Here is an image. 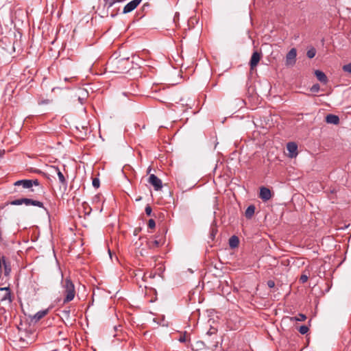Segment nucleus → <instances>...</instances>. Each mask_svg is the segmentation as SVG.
I'll use <instances>...</instances> for the list:
<instances>
[{"instance_id":"1","label":"nucleus","mask_w":351,"mask_h":351,"mask_svg":"<svg viewBox=\"0 0 351 351\" xmlns=\"http://www.w3.org/2000/svg\"><path fill=\"white\" fill-rule=\"evenodd\" d=\"M111 72L115 73H124L129 71L130 61L129 58H120L110 60L108 64Z\"/></svg>"},{"instance_id":"2","label":"nucleus","mask_w":351,"mask_h":351,"mask_svg":"<svg viewBox=\"0 0 351 351\" xmlns=\"http://www.w3.org/2000/svg\"><path fill=\"white\" fill-rule=\"evenodd\" d=\"M23 204H25L26 206H30L31 205V206H38L39 208H44L45 210H47L45 208L44 204H43V202H41L40 201H38V200H34V199H29V198H21V199H17L12 200L11 202H5L4 204H2L1 206H0V208L3 209L6 206H8V205L19 206V205H21Z\"/></svg>"},{"instance_id":"3","label":"nucleus","mask_w":351,"mask_h":351,"mask_svg":"<svg viewBox=\"0 0 351 351\" xmlns=\"http://www.w3.org/2000/svg\"><path fill=\"white\" fill-rule=\"evenodd\" d=\"M62 283L64 289V294L65 295L63 300V304H66L74 299L75 295V289L74 284L70 278H66Z\"/></svg>"},{"instance_id":"4","label":"nucleus","mask_w":351,"mask_h":351,"mask_svg":"<svg viewBox=\"0 0 351 351\" xmlns=\"http://www.w3.org/2000/svg\"><path fill=\"white\" fill-rule=\"evenodd\" d=\"M297 51L295 48H292L286 56V65L293 66L296 62Z\"/></svg>"},{"instance_id":"5","label":"nucleus","mask_w":351,"mask_h":351,"mask_svg":"<svg viewBox=\"0 0 351 351\" xmlns=\"http://www.w3.org/2000/svg\"><path fill=\"white\" fill-rule=\"evenodd\" d=\"M148 182L154 186L155 191H159L162 188L161 180L154 174L149 176Z\"/></svg>"},{"instance_id":"6","label":"nucleus","mask_w":351,"mask_h":351,"mask_svg":"<svg viewBox=\"0 0 351 351\" xmlns=\"http://www.w3.org/2000/svg\"><path fill=\"white\" fill-rule=\"evenodd\" d=\"M2 270L5 276H9L12 271L10 261L5 256H3L2 260Z\"/></svg>"},{"instance_id":"7","label":"nucleus","mask_w":351,"mask_h":351,"mask_svg":"<svg viewBox=\"0 0 351 351\" xmlns=\"http://www.w3.org/2000/svg\"><path fill=\"white\" fill-rule=\"evenodd\" d=\"M287 149L289 152V157L293 158L298 156V145L294 142H289L287 144Z\"/></svg>"},{"instance_id":"8","label":"nucleus","mask_w":351,"mask_h":351,"mask_svg":"<svg viewBox=\"0 0 351 351\" xmlns=\"http://www.w3.org/2000/svg\"><path fill=\"white\" fill-rule=\"evenodd\" d=\"M261 58V53L255 51L253 52L251 59L250 60V69L253 70L258 64Z\"/></svg>"},{"instance_id":"9","label":"nucleus","mask_w":351,"mask_h":351,"mask_svg":"<svg viewBox=\"0 0 351 351\" xmlns=\"http://www.w3.org/2000/svg\"><path fill=\"white\" fill-rule=\"evenodd\" d=\"M142 0H132L128 3H127L124 8L123 12L124 14L129 13L133 11L141 2Z\"/></svg>"},{"instance_id":"10","label":"nucleus","mask_w":351,"mask_h":351,"mask_svg":"<svg viewBox=\"0 0 351 351\" xmlns=\"http://www.w3.org/2000/svg\"><path fill=\"white\" fill-rule=\"evenodd\" d=\"M271 197V191L265 186H262L260 189L259 197L264 202L269 200Z\"/></svg>"},{"instance_id":"11","label":"nucleus","mask_w":351,"mask_h":351,"mask_svg":"<svg viewBox=\"0 0 351 351\" xmlns=\"http://www.w3.org/2000/svg\"><path fill=\"white\" fill-rule=\"evenodd\" d=\"M53 169L55 170V171L57 173V175L58 176V179H59V181L62 184L63 188H64V191H66V188H67V181L64 177V176L63 175V173L60 171V170L59 169L58 167H53Z\"/></svg>"},{"instance_id":"12","label":"nucleus","mask_w":351,"mask_h":351,"mask_svg":"<svg viewBox=\"0 0 351 351\" xmlns=\"http://www.w3.org/2000/svg\"><path fill=\"white\" fill-rule=\"evenodd\" d=\"M326 122L327 123L337 125L339 123V118L335 114H329L326 117Z\"/></svg>"},{"instance_id":"13","label":"nucleus","mask_w":351,"mask_h":351,"mask_svg":"<svg viewBox=\"0 0 351 351\" xmlns=\"http://www.w3.org/2000/svg\"><path fill=\"white\" fill-rule=\"evenodd\" d=\"M14 185L15 186H22L24 189H31L32 188V182L31 180H20L14 182Z\"/></svg>"},{"instance_id":"14","label":"nucleus","mask_w":351,"mask_h":351,"mask_svg":"<svg viewBox=\"0 0 351 351\" xmlns=\"http://www.w3.org/2000/svg\"><path fill=\"white\" fill-rule=\"evenodd\" d=\"M315 75L320 82L324 83L325 84L328 82V77L323 71L316 70L315 71Z\"/></svg>"},{"instance_id":"15","label":"nucleus","mask_w":351,"mask_h":351,"mask_svg":"<svg viewBox=\"0 0 351 351\" xmlns=\"http://www.w3.org/2000/svg\"><path fill=\"white\" fill-rule=\"evenodd\" d=\"M148 246L149 248L151 249H154V248H157L158 247H160V245H162L163 244V242L162 241L161 239H155V240H152V241H149L148 243Z\"/></svg>"},{"instance_id":"16","label":"nucleus","mask_w":351,"mask_h":351,"mask_svg":"<svg viewBox=\"0 0 351 351\" xmlns=\"http://www.w3.org/2000/svg\"><path fill=\"white\" fill-rule=\"evenodd\" d=\"M255 212V206L254 205H250L245 212V216L247 219H251Z\"/></svg>"},{"instance_id":"17","label":"nucleus","mask_w":351,"mask_h":351,"mask_svg":"<svg viewBox=\"0 0 351 351\" xmlns=\"http://www.w3.org/2000/svg\"><path fill=\"white\" fill-rule=\"evenodd\" d=\"M239 238L234 235L232 236L229 239V245L231 248H235L239 245Z\"/></svg>"},{"instance_id":"18","label":"nucleus","mask_w":351,"mask_h":351,"mask_svg":"<svg viewBox=\"0 0 351 351\" xmlns=\"http://www.w3.org/2000/svg\"><path fill=\"white\" fill-rule=\"evenodd\" d=\"M48 313V310H43V311H40L38 312H37L33 319L37 322V321H39L40 319H41L43 317H44Z\"/></svg>"},{"instance_id":"19","label":"nucleus","mask_w":351,"mask_h":351,"mask_svg":"<svg viewBox=\"0 0 351 351\" xmlns=\"http://www.w3.org/2000/svg\"><path fill=\"white\" fill-rule=\"evenodd\" d=\"M306 316L304 314H302V313H300L297 316H295V317H289V319L291 322H293V321H295V322H303V321L306 320Z\"/></svg>"},{"instance_id":"20","label":"nucleus","mask_w":351,"mask_h":351,"mask_svg":"<svg viewBox=\"0 0 351 351\" xmlns=\"http://www.w3.org/2000/svg\"><path fill=\"white\" fill-rule=\"evenodd\" d=\"M1 302H8V304H10L12 302L11 292H5L3 296L1 299Z\"/></svg>"},{"instance_id":"21","label":"nucleus","mask_w":351,"mask_h":351,"mask_svg":"<svg viewBox=\"0 0 351 351\" xmlns=\"http://www.w3.org/2000/svg\"><path fill=\"white\" fill-rule=\"evenodd\" d=\"M176 104H178V105H179V106H181V108H183V109H182V110H183V111H185V110L187 109V108H185V107H188V106H189V108H191V104H188V103H187V102H186L184 99H182V98H181V99H180V102H176Z\"/></svg>"},{"instance_id":"22","label":"nucleus","mask_w":351,"mask_h":351,"mask_svg":"<svg viewBox=\"0 0 351 351\" xmlns=\"http://www.w3.org/2000/svg\"><path fill=\"white\" fill-rule=\"evenodd\" d=\"M316 55V49L313 47H311L306 52V56L308 58L311 59L314 58Z\"/></svg>"},{"instance_id":"23","label":"nucleus","mask_w":351,"mask_h":351,"mask_svg":"<svg viewBox=\"0 0 351 351\" xmlns=\"http://www.w3.org/2000/svg\"><path fill=\"white\" fill-rule=\"evenodd\" d=\"M105 6L107 7L108 9L111 8L116 2L121 1V0H104Z\"/></svg>"},{"instance_id":"24","label":"nucleus","mask_w":351,"mask_h":351,"mask_svg":"<svg viewBox=\"0 0 351 351\" xmlns=\"http://www.w3.org/2000/svg\"><path fill=\"white\" fill-rule=\"evenodd\" d=\"M299 332L302 334V335H304L306 333L308 332V326H305V325H303V326H301L299 329H298Z\"/></svg>"},{"instance_id":"25","label":"nucleus","mask_w":351,"mask_h":351,"mask_svg":"<svg viewBox=\"0 0 351 351\" xmlns=\"http://www.w3.org/2000/svg\"><path fill=\"white\" fill-rule=\"evenodd\" d=\"M342 69L344 72L351 74V63L343 65Z\"/></svg>"},{"instance_id":"26","label":"nucleus","mask_w":351,"mask_h":351,"mask_svg":"<svg viewBox=\"0 0 351 351\" xmlns=\"http://www.w3.org/2000/svg\"><path fill=\"white\" fill-rule=\"evenodd\" d=\"M92 184H93V186L95 188H96V189L99 188V184H100L99 179L97 178H93Z\"/></svg>"},{"instance_id":"27","label":"nucleus","mask_w":351,"mask_h":351,"mask_svg":"<svg viewBox=\"0 0 351 351\" xmlns=\"http://www.w3.org/2000/svg\"><path fill=\"white\" fill-rule=\"evenodd\" d=\"M217 333V329L215 328H210L206 332V335L208 336H212V335H216Z\"/></svg>"},{"instance_id":"28","label":"nucleus","mask_w":351,"mask_h":351,"mask_svg":"<svg viewBox=\"0 0 351 351\" xmlns=\"http://www.w3.org/2000/svg\"><path fill=\"white\" fill-rule=\"evenodd\" d=\"M320 89V86L318 84H313L311 88V91L313 93H317Z\"/></svg>"},{"instance_id":"29","label":"nucleus","mask_w":351,"mask_h":351,"mask_svg":"<svg viewBox=\"0 0 351 351\" xmlns=\"http://www.w3.org/2000/svg\"><path fill=\"white\" fill-rule=\"evenodd\" d=\"M147 226H148V228H151V229L154 228H155V226H156V222H155V221H154L153 219H150L148 221Z\"/></svg>"},{"instance_id":"30","label":"nucleus","mask_w":351,"mask_h":351,"mask_svg":"<svg viewBox=\"0 0 351 351\" xmlns=\"http://www.w3.org/2000/svg\"><path fill=\"white\" fill-rule=\"evenodd\" d=\"M145 211L147 215L150 216L152 215V208L149 204H147L145 206Z\"/></svg>"},{"instance_id":"31","label":"nucleus","mask_w":351,"mask_h":351,"mask_svg":"<svg viewBox=\"0 0 351 351\" xmlns=\"http://www.w3.org/2000/svg\"><path fill=\"white\" fill-rule=\"evenodd\" d=\"M308 276L305 275V274H302L301 275L300 278V282H302V283H305L307 280H308Z\"/></svg>"},{"instance_id":"32","label":"nucleus","mask_w":351,"mask_h":351,"mask_svg":"<svg viewBox=\"0 0 351 351\" xmlns=\"http://www.w3.org/2000/svg\"><path fill=\"white\" fill-rule=\"evenodd\" d=\"M75 79H76L75 76H71V77H64V80L65 82H73L75 81Z\"/></svg>"},{"instance_id":"33","label":"nucleus","mask_w":351,"mask_h":351,"mask_svg":"<svg viewBox=\"0 0 351 351\" xmlns=\"http://www.w3.org/2000/svg\"><path fill=\"white\" fill-rule=\"evenodd\" d=\"M100 197V194L95 195L93 199V202L96 203L99 202L101 200Z\"/></svg>"},{"instance_id":"34","label":"nucleus","mask_w":351,"mask_h":351,"mask_svg":"<svg viewBox=\"0 0 351 351\" xmlns=\"http://www.w3.org/2000/svg\"><path fill=\"white\" fill-rule=\"evenodd\" d=\"M31 182H32V187L33 186H39L40 185V182H39L38 180H37V179L31 180Z\"/></svg>"},{"instance_id":"35","label":"nucleus","mask_w":351,"mask_h":351,"mask_svg":"<svg viewBox=\"0 0 351 351\" xmlns=\"http://www.w3.org/2000/svg\"><path fill=\"white\" fill-rule=\"evenodd\" d=\"M267 286L269 287V288H273L275 287V282L274 280H268L267 282Z\"/></svg>"},{"instance_id":"36","label":"nucleus","mask_w":351,"mask_h":351,"mask_svg":"<svg viewBox=\"0 0 351 351\" xmlns=\"http://www.w3.org/2000/svg\"><path fill=\"white\" fill-rule=\"evenodd\" d=\"M179 341L181 342V343H184L186 342V336H185V334L184 335H181L179 339H178Z\"/></svg>"},{"instance_id":"37","label":"nucleus","mask_w":351,"mask_h":351,"mask_svg":"<svg viewBox=\"0 0 351 351\" xmlns=\"http://www.w3.org/2000/svg\"><path fill=\"white\" fill-rule=\"evenodd\" d=\"M83 206H84L85 210H89V211L92 210V208L90 206H88V205H85V204H84Z\"/></svg>"},{"instance_id":"38","label":"nucleus","mask_w":351,"mask_h":351,"mask_svg":"<svg viewBox=\"0 0 351 351\" xmlns=\"http://www.w3.org/2000/svg\"><path fill=\"white\" fill-rule=\"evenodd\" d=\"M0 291H4L5 292L10 291V289L9 287H3L0 289Z\"/></svg>"},{"instance_id":"39","label":"nucleus","mask_w":351,"mask_h":351,"mask_svg":"<svg viewBox=\"0 0 351 351\" xmlns=\"http://www.w3.org/2000/svg\"><path fill=\"white\" fill-rule=\"evenodd\" d=\"M63 313H65L67 316H69L70 313V310H65L63 311Z\"/></svg>"},{"instance_id":"40","label":"nucleus","mask_w":351,"mask_h":351,"mask_svg":"<svg viewBox=\"0 0 351 351\" xmlns=\"http://www.w3.org/2000/svg\"><path fill=\"white\" fill-rule=\"evenodd\" d=\"M5 153V151L4 150H1L0 149V158L3 156V155Z\"/></svg>"},{"instance_id":"41","label":"nucleus","mask_w":351,"mask_h":351,"mask_svg":"<svg viewBox=\"0 0 351 351\" xmlns=\"http://www.w3.org/2000/svg\"><path fill=\"white\" fill-rule=\"evenodd\" d=\"M3 240V238H2V231L0 230V241H1Z\"/></svg>"},{"instance_id":"42","label":"nucleus","mask_w":351,"mask_h":351,"mask_svg":"<svg viewBox=\"0 0 351 351\" xmlns=\"http://www.w3.org/2000/svg\"><path fill=\"white\" fill-rule=\"evenodd\" d=\"M0 271H2V260L0 261Z\"/></svg>"},{"instance_id":"43","label":"nucleus","mask_w":351,"mask_h":351,"mask_svg":"<svg viewBox=\"0 0 351 351\" xmlns=\"http://www.w3.org/2000/svg\"><path fill=\"white\" fill-rule=\"evenodd\" d=\"M78 99H79V101H80V102L81 104H83V100H84V99H82L81 97H79V98H78Z\"/></svg>"},{"instance_id":"44","label":"nucleus","mask_w":351,"mask_h":351,"mask_svg":"<svg viewBox=\"0 0 351 351\" xmlns=\"http://www.w3.org/2000/svg\"><path fill=\"white\" fill-rule=\"evenodd\" d=\"M174 107H175L174 110H176V109H178V108H179V106H176V105H175V106H174Z\"/></svg>"},{"instance_id":"45","label":"nucleus","mask_w":351,"mask_h":351,"mask_svg":"<svg viewBox=\"0 0 351 351\" xmlns=\"http://www.w3.org/2000/svg\"><path fill=\"white\" fill-rule=\"evenodd\" d=\"M4 256H0V261L3 260Z\"/></svg>"},{"instance_id":"46","label":"nucleus","mask_w":351,"mask_h":351,"mask_svg":"<svg viewBox=\"0 0 351 351\" xmlns=\"http://www.w3.org/2000/svg\"><path fill=\"white\" fill-rule=\"evenodd\" d=\"M150 171H151V169H150V168H149V169H148V173H149V172H150Z\"/></svg>"},{"instance_id":"47","label":"nucleus","mask_w":351,"mask_h":351,"mask_svg":"<svg viewBox=\"0 0 351 351\" xmlns=\"http://www.w3.org/2000/svg\"><path fill=\"white\" fill-rule=\"evenodd\" d=\"M53 351H59V350H53Z\"/></svg>"}]
</instances>
